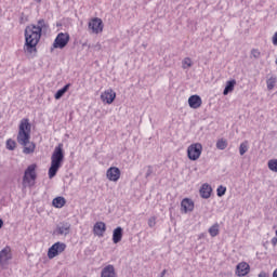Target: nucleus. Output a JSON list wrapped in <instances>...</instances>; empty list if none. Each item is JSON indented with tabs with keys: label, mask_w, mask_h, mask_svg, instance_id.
Instances as JSON below:
<instances>
[{
	"label": "nucleus",
	"mask_w": 277,
	"mask_h": 277,
	"mask_svg": "<svg viewBox=\"0 0 277 277\" xmlns=\"http://www.w3.org/2000/svg\"><path fill=\"white\" fill-rule=\"evenodd\" d=\"M156 224H157V216H151L148 219L149 228H155Z\"/></svg>",
	"instance_id": "31"
},
{
	"label": "nucleus",
	"mask_w": 277,
	"mask_h": 277,
	"mask_svg": "<svg viewBox=\"0 0 277 277\" xmlns=\"http://www.w3.org/2000/svg\"><path fill=\"white\" fill-rule=\"evenodd\" d=\"M16 148V141L9 138L6 141V149L8 150H14Z\"/></svg>",
	"instance_id": "28"
},
{
	"label": "nucleus",
	"mask_w": 277,
	"mask_h": 277,
	"mask_svg": "<svg viewBox=\"0 0 277 277\" xmlns=\"http://www.w3.org/2000/svg\"><path fill=\"white\" fill-rule=\"evenodd\" d=\"M36 168H38V164L32 163L28 166L24 172L23 183H27L29 187H34V185H36V179H38Z\"/></svg>",
	"instance_id": "4"
},
{
	"label": "nucleus",
	"mask_w": 277,
	"mask_h": 277,
	"mask_svg": "<svg viewBox=\"0 0 277 277\" xmlns=\"http://www.w3.org/2000/svg\"><path fill=\"white\" fill-rule=\"evenodd\" d=\"M70 228H71V225L69 222H66V221H63V222H60L57 225H56V228L53 230V235H64V237L70 235Z\"/></svg>",
	"instance_id": "8"
},
{
	"label": "nucleus",
	"mask_w": 277,
	"mask_h": 277,
	"mask_svg": "<svg viewBox=\"0 0 277 277\" xmlns=\"http://www.w3.org/2000/svg\"><path fill=\"white\" fill-rule=\"evenodd\" d=\"M188 105L190 109H199V107H202V97L198 94L190 95L188 98Z\"/></svg>",
	"instance_id": "14"
},
{
	"label": "nucleus",
	"mask_w": 277,
	"mask_h": 277,
	"mask_svg": "<svg viewBox=\"0 0 277 277\" xmlns=\"http://www.w3.org/2000/svg\"><path fill=\"white\" fill-rule=\"evenodd\" d=\"M70 42V35L68 32H60L52 44L51 51L54 49H66Z\"/></svg>",
	"instance_id": "5"
},
{
	"label": "nucleus",
	"mask_w": 277,
	"mask_h": 277,
	"mask_svg": "<svg viewBox=\"0 0 277 277\" xmlns=\"http://www.w3.org/2000/svg\"><path fill=\"white\" fill-rule=\"evenodd\" d=\"M120 168L118 167H110L107 169L106 171V177L108 179V181H111L113 183H118V181H120Z\"/></svg>",
	"instance_id": "9"
},
{
	"label": "nucleus",
	"mask_w": 277,
	"mask_h": 277,
	"mask_svg": "<svg viewBox=\"0 0 277 277\" xmlns=\"http://www.w3.org/2000/svg\"><path fill=\"white\" fill-rule=\"evenodd\" d=\"M251 55L254 57V60H259L261 57V51H259V49H252Z\"/></svg>",
	"instance_id": "32"
},
{
	"label": "nucleus",
	"mask_w": 277,
	"mask_h": 277,
	"mask_svg": "<svg viewBox=\"0 0 277 277\" xmlns=\"http://www.w3.org/2000/svg\"><path fill=\"white\" fill-rule=\"evenodd\" d=\"M216 148L219 150H226V148H228V141L224 140V138H220L216 142Z\"/></svg>",
	"instance_id": "24"
},
{
	"label": "nucleus",
	"mask_w": 277,
	"mask_h": 277,
	"mask_svg": "<svg viewBox=\"0 0 277 277\" xmlns=\"http://www.w3.org/2000/svg\"><path fill=\"white\" fill-rule=\"evenodd\" d=\"M276 83H277V77H276V75L271 76V77L266 80L267 90H274V88H276Z\"/></svg>",
	"instance_id": "23"
},
{
	"label": "nucleus",
	"mask_w": 277,
	"mask_h": 277,
	"mask_svg": "<svg viewBox=\"0 0 277 277\" xmlns=\"http://www.w3.org/2000/svg\"><path fill=\"white\" fill-rule=\"evenodd\" d=\"M52 205L55 207V209H62V207L66 205V198L62 196L56 197L52 200Z\"/></svg>",
	"instance_id": "22"
},
{
	"label": "nucleus",
	"mask_w": 277,
	"mask_h": 277,
	"mask_svg": "<svg viewBox=\"0 0 277 277\" xmlns=\"http://www.w3.org/2000/svg\"><path fill=\"white\" fill-rule=\"evenodd\" d=\"M0 228H3V219H0Z\"/></svg>",
	"instance_id": "38"
},
{
	"label": "nucleus",
	"mask_w": 277,
	"mask_h": 277,
	"mask_svg": "<svg viewBox=\"0 0 277 277\" xmlns=\"http://www.w3.org/2000/svg\"><path fill=\"white\" fill-rule=\"evenodd\" d=\"M155 172L153 166H147V171L145 173V179H148Z\"/></svg>",
	"instance_id": "33"
},
{
	"label": "nucleus",
	"mask_w": 277,
	"mask_h": 277,
	"mask_svg": "<svg viewBox=\"0 0 277 277\" xmlns=\"http://www.w3.org/2000/svg\"><path fill=\"white\" fill-rule=\"evenodd\" d=\"M95 47L97 48V51H101V43H97Z\"/></svg>",
	"instance_id": "40"
},
{
	"label": "nucleus",
	"mask_w": 277,
	"mask_h": 277,
	"mask_svg": "<svg viewBox=\"0 0 277 277\" xmlns=\"http://www.w3.org/2000/svg\"><path fill=\"white\" fill-rule=\"evenodd\" d=\"M250 274V264L247 262H240L236 266V276L243 277Z\"/></svg>",
	"instance_id": "11"
},
{
	"label": "nucleus",
	"mask_w": 277,
	"mask_h": 277,
	"mask_svg": "<svg viewBox=\"0 0 277 277\" xmlns=\"http://www.w3.org/2000/svg\"><path fill=\"white\" fill-rule=\"evenodd\" d=\"M101 100L103 101V103L111 105V103L116 101V92H114V90L111 89L106 90L104 93L101 94Z\"/></svg>",
	"instance_id": "13"
},
{
	"label": "nucleus",
	"mask_w": 277,
	"mask_h": 277,
	"mask_svg": "<svg viewBox=\"0 0 277 277\" xmlns=\"http://www.w3.org/2000/svg\"><path fill=\"white\" fill-rule=\"evenodd\" d=\"M65 250L66 243L57 241L48 249V259L53 260L55 256H60Z\"/></svg>",
	"instance_id": "7"
},
{
	"label": "nucleus",
	"mask_w": 277,
	"mask_h": 277,
	"mask_svg": "<svg viewBox=\"0 0 277 277\" xmlns=\"http://www.w3.org/2000/svg\"><path fill=\"white\" fill-rule=\"evenodd\" d=\"M194 66V63L192 62V58L189 57H185L183 61H182V68L184 70H187V68H192Z\"/></svg>",
	"instance_id": "26"
},
{
	"label": "nucleus",
	"mask_w": 277,
	"mask_h": 277,
	"mask_svg": "<svg viewBox=\"0 0 277 277\" xmlns=\"http://www.w3.org/2000/svg\"><path fill=\"white\" fill-rule=\"evenodd\" d=\"M105 230H107V225H105L104 222H96L94 224L93 233L97 235V237H103Z\"/></svg>",
	"instance_id": "18"
},
{
	"label": "nucleus",
	"mask_w": 277,
	"mask_h": 277,
	"mask_svg": "<svg viewBox=\"0 0 277 277\" xmlns=\"http://www.w3.org/2000/svg\"><path fill=\"white\" fill-rule=\"evenodd\" d=\"M103 19L98 17H94L89 22V29L93 31V34H101L103 32Z\"/></svg>",
	"instance_id": "10"
},
{
	"label": "nucleus",
	"mask_w": 277,
	"mask_h": 277,
	"mask_svg": "<svg viewBox=\"0 0 277 277\" xmlns=\"http://www.w3.org/2000/svg\"><path fill=\"white\" fill-rule=\"evenodd\" d=\"M42 31H49V23L41 18L36 24H30L26 26L24 30L25 43H24V52L26 55H36L38 53V43L42 38Z\"/></svg>",
	"instance_id": "1"
},
{
	"label": "nucleus",
	"mask_w": 277,
	"mask_h": 277,
	"mask_svg": "<svg viewBox=\"0 0 277 277\" xmlns=\"http://www.w3.org/2000/svg\"><path fill=\"white\" fill-rule=\"evenodd\" d=\"M36 3H42V0H35Z\"/></svg>",
	"instance_id": "41"
},
{
	"label": "nucleus",
	"mask_w": 277,
	"mask_h": 277,
	"mask_svg": "<svg viewBox=\"0 0 277 277\" xmlns=\"http://www.w3.org/2000/svg\"><path fill=\"white\" fill-rule=\"evenodd\" d=\"M273 277H277V268L273 272Z\"/></svg>",
	"instance_id": "39"
},
{
	"label": "nucleus",
	"mask_w": 277,
	"mask_h": 277,
	"mask_svg": "<svg viewBox=\"0 0 277 277\" xmlns=\"http://www.w3.org/2000/svg\"><path fill=\"white\" fill-rule=\"evenodd\" d=\"M209 234L211 237H217L220 235V224L215 223L209 228Z\"/></svg>",
	"instance_id": "25"
},
{
	"label": "nucleus",
	"mask_w": 277,
	"mask_h": 277,
	"mask_svg": "<svg viewBox=\"0 0 277 277\" xmlns=\"http://www.w3.org/2000/svg\"><path fill=\"white\" fill-rule=\"evenodd\" d=\"M64 144L60 143L52 153L51 156V166L48 171L49 179H55L57 176V172H60V168H62V163H64Z\"/></svg>",
	"instance_id": "3"
},
{
	"label": "nucleus",
	"mask_w": 277,
	"mask_h": 277,
	"mask_svg": "<svg viewBox=\"0 0 277 277\" xmlns=\"http://www.w3.org/2000/svg\"><path fill=\"white\" fill-rule=\"evenodd\" d=\"M12 259V248L6 246L0 251V265H6L8 261Z\"/></svg>",
	"instance_id": "12"
},
{
	"label": "nucleus",
	"mask_w": 277,
	"mask_h": 277,
	"mask_svg": "<svg viewBox=\"0 0 277 277\" xmlns=\"http://www.w3.org/2000/svg\"><path fill=\"white\" fill-rule=\"evenodd\" d=\"M27 21H29V17H27V15H25L24 13L21 14V17H19V23L21 25L27 23Z\"/></svg>",
	"instance_id": "34"
},
{
	"label": "nucleus",
	"mask_w": 277,
	"mask_h": 277,
	"mask_svg": "<svg viewBox=\"0 0 277 277\" xmlns=\"http://www.w3.org/2000/svg\"><path fill=\"white\" fill-rule=\"evenodd\" d=\"M226 195V187L223 186V185H220L216 189V196L219 198H222V196H225Z\"/></svg>",
	"instance_id": "30"
},
{
	"label": "nucleus",
	"mask_w": 277,
	"mask_h": 277,
	"mask_svg": "<svg viewBox=\"0 0 277 277\" xmlns=\"http://www.w3.org/2000/svg\"><path fill=\"white\" fill-rule=\"evenodd\" d=\"M31 138V123H29V119L24 118L21 120L19 130L17 134V142L21 146H25L23 153L25 155H31L36 150V143H30L29 140Z\"/></svg>",
	"instance_id": "2"
},
{
	"label": "nucleus",
	"mask_w": 277,
	"mask_h": 277,
	"mask_svg": "<svg viewBox=\"0 0 277 277\" xmlns=\"http://www.w3.org/2000/svg\"><path fill=\"white\" fill-rule=\"evenodd\" d=\"M122 235H123L122 227L118 226L117 228H115L113 232V242L120 243L122 241Z\"/></svg>",
	"instance_id": "19"
},
{
	"label": "nucleus",
	"mask_w": 277,
	"mask_h": 277,
	"mask_svg": "<svg viewBox=\"0 0 277 277\" xmlns=\"http://www.w3.org/2000/svg\"><path fill=\"white\" fill-rule=\"evenodd\" d=\"M248 150V141H245L239 146V155L243 157V154Z\"/></svg>",
	"instance_id": "29"
},
{
	"label": "nucleus",
	"mask_w": 277,
	"mask_h": 277,
	"mask_svg": "<svg viewBox=\"0 0 277 277\" xmlns=\"http://www.w3.org/2000/svg\"><path fill=\"white\" fill-rule=\"evenodd\" d=\"M167 269H163L162 272H161V274H160V277H164L166 276V274H167Z\"/></svg>",
	"instance_id": "37"
},
{
	"label": "nucleus",
	"mask_w": 277,
	"mask_h": 277,
	"mask_svg": "<svg viewBox=\"0 0 277 277\" xmlns=\"http://www.w3.org/2000/svg\"><path fill=\"white\" fill-rule=\"evenodd\" d=\"M101 277H118L114 265L108 264L104 268H102Z\"/></svg>",
	"instance_id": "17"
},
{
	"label": "nucleus",
	"mask_w": 277,
	"mask_h": 277,
	"mask_svg": "<svg viewBox=\"0 0 277 277\" xmlns=\"http://www.w3.org/2000/svg\"><path fill=\"white\" fill-rule=\"evenodd\" d=\"M271 243L274 248H276L277 246V237H273L272 240H271Z\"/></svg>",
	"instance_id": "36"
},
{
	"label": "nucleus",
	"mask_w": 277,
	"mask_h": 277,
	"mask_svg": "<svg viewBox=\"0 0 277 277\" xmlns=\"http://www.w3.org/2000/svg\"><path fill=\"white\" fill-rule=\"evenodd\" d=\"M181 211L184 213H192V211H194V200L184 198L181 202Z\"/></svg>",
	"instance_id": "16"
},
{
	"label": "nucleus",
	"mask_w": 277,
	"mask_h": 277,
	"mask_svg": "<svg viewBox=\"0 0 277 277\" xmlns=\"http://www.w3.org/2000/svg\"><path fill=\"white\" fill-rule=\"evenodd\" d=\"M199 194L201 198H203L205 200H209V198H211V194H213V188L211 187V185L205 183L201 185Z\"/></svg>",
	"instance_id": "15"
},
{
	"label": "nucleus",
	"mask_w": 277,
	"mask_h": 277,
	"mask_svg": "<svg viewBox=\"0 0 277 277\" xmlns=\"http://www.w3.org/2000/svg\"><path fill=\"white\" fill-rule=\"evenodd\" d=\"M70 90V83L65 84L62 89L57 90L54 94L55 101H60L64 94H66Z\"/></svg>",
	"instance_id": "21"
},
{
	"label": "nucleus",
	"mask_w": 277,
	"mask_h": 277,
	"mask_svg": "<svg viewBox=\"0 0 277 277\" xmlns=\"http://www.w3.org/2000/svg\"><path fill=\"white\" fill-rule=\"evenodd\" d=\"M272 42H273L274 47H277V31L274 34Z\"/></svg>",
	"instance_id": "35"
},
{
	"label": "nucleus",
	"mask_w": 277,
	"mask_h": 277,
	"mask_svg": "<svg viewBox=\"0 0 277 277\" xmlns=\"http://www.w3.org/2000/svg\"><path fill=\"white\" fill-rule=\"evenodd\" d=\"M268 170H271V172H276L277 173V159H271L268 160Z\"/></svg>",
	"instance_id": "27"
},
{
	"label": "nucleus",
	"mask_w": 277,
	"mask_h": 277,
	"mask_svg": "<svg viewBox=\"0 0 277 277\" xmlns=\"http://www.w3.org/2000/svg\"><path fill=\"white\" fill-rule=\"evenodd\" d=\"M202 155V144L194 143L187 148V157L190 161H198Z\"/></svg>",
	"instance_id": "6"
},
{
	"label": "nucleus",
	"mask_w": 277,
	"mask_h": 277,
	"mask_svg": "<svg viewBox=\"0 0 277 277\" xmlns=\"http://www.w3.org/2000/svg\"><path fill=\"white\" fill-rule=\"evenodd\" d=\"M235 85H237V80L236 79L227 81L226 85L223 90V95L228 96V94H230V92H233V90H235Z\"/></svg>",
	"instance_id": "20"
}]
</instances>
